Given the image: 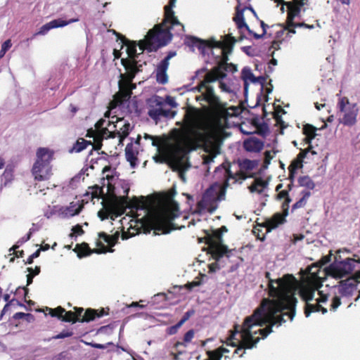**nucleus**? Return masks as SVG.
<instances>
[{
	"label": "nucleus",
	"mask_w": 360,
	"mask_h": 360,
	"mask_svg": "<svg viewBox=\"0 0 360 360\" xmlns=\"http://www.w3.org/2000/svg\"><path fill=\"white\" fill-rule=\"evenodd\" d=\"M252 232L255 236L257 239L264 240L265 238V234L267 233L266 231L265 222L264 223L263 225L258 224L254 226Z\"/></svg>",
	"instance_id": "obj_40"
},
{
	"label": "nucleus",
	"mask_w": 360,
	"mask_h": 360,
	"mask_svg": "<svg viewBox=\"0 0 360 360\" xmlns=\"http://www.w3.org/2000/svg\"><path fill=\"white\" fill-rule=\"evenodd\" d=\"M129 192V187L127 186L124 189V195L123 196H117L114 193L110 194L109 202L112 208L120 210L121 214L124 212L127 207L129 209L139 210V197L134 196L131 199H129L128 197Z\"/></svg>",
	"instance_id": "obj_12"
},
{
	"label": "nucleus",
	"mask_w": 360,
	"mask_h": 360,
	"mask_svg": "<svg viewBox=\"0 0 360 360\" xmlns=\"http://www.w3.org/2000/svg\"><path fill=\"white\" fill-rule=\"evenodd\" d=\"M168 11L165 13L164 20L162 22V25H165V27H172L175 25H180L183 27V25L178 20L177 18L174 15V12L171 11L169 8H168Z\"/></svg>",
	"instance_id": "obj_29"
},
{
	"label": "nucleus",
	"mask_w": 360,
	"mask_h": 360,
	"mask_svg": "<svg viewBox=\"0 0 360 360\" xmlns=\"http://www.w3.org/2000/svg\"><path fill=\"white\" fill-rule=\"evenodd\" d=\"M245 8H246V7L240 10L239 6L236 7V15L233 17V20L235 21L238 28H239V29H241L242 27H246L248 29V25L245 23L244 18H243V11Z\"/></svg>",
	"instance_id": "obj_36"
},
{
	"label": "nucleus",
	"mask_w": 360,
	"mask_h": 360,
	"mask_svg": "<svg viewBox=\"0 0 360 360\" xmlns=\"http://www.w3.org/2000/svg\"><path fill=\"white\" fill-rule=\"evenodd\" d=\"M73 335V332L70 330H64L60 332L59 334L56 335L53 338L55 339H63L65 338L71 337Z\"/></svg>",
	"instance_id": "obj_59"
},
{
	"label": "nucleus",
	"mask_w": 360,
	"mask_h": 360,
	"mask_svg": "<svg viewBox=\"0 0 360 360\" xmlns=\"http://www.w3.org/2000/svg\"><path fill=\"white\" fill-rule=\"evenodd\" d=\"M195 313L194 310L191 309L188 311H186L181 319V320L179 321V323L182 326L186 321H187L190 317L193 315Z\"/></svg>",
	"instance_id": "obj_62"
},
{
	"label": "nucleus",
	"mask_w": 360,
	"mask_h": 360,
	"mask_svg": "<svg viewBox=\"0 0 360 360\" xmlns=\"http://www.w3.org/2000/svg\"><path fill=\"white\" fill-rule=\"evenodd\" d=\"M195 335V331L193 329H191L188 331H187L183 338V341H177L174 345V347L175 349H178L180 346H184L186 347L188 343H190L192 340L193 339Z\"/></svg>",
	"instance_id": "obj_37"
},
{
	"label": "nucleus",
	"mask_w": 360,
	"mask_h": 360,
	"mask_svg": "<svg viewBox=\"0 0 360 360\" xmlns=\"http://www.w3.org/2000/svg\"><path fill=\"white\" fill-rule=\"evenodd\" d=\"M221 40H216L214 38L207 40H203L196 37H186L185 44L188 46L197 47L202 53L205 48L220 49L219 60L217 62V66L214 67L210 72L205 75V82H212L218 79H222L226 77V72H235L237 71V67L233 63H228L229 54L231 53L234 44L236 40L235 37L230 34L221 37Z\"/></svg>",
	"instance_id": "obj_2"
},
{
	"label": "nucleus",
	"mask_w": 360,
	"mask_h": 360,
	"mask_svg": "<svg viewBox=\"0 0 360 360\" xmlns=\"http://www.w3.org/2000/svg\"><path fill=\"white\" fill-rule=\"evenodd\" d=\"M200 112L194 107H188L184 117L183 137L198 146H209L217 138L215 125L210 120L200 121Z\"/></svg>",
	"instance_id": "obj_3"
},
{
	"label": "nucleus",
	"mask_w": 360,
	"mask_h": 360,
	"mask_svg": "<svg viewBox=\"0 0 360 360\" xmlns=\"http://www.w3.org/2000/svg\"><path fill=\"white\" fill-rule=\"evenodd\" d=\"M96 245L98 247V248L91 250L89 245L86 243L77 244L75 248L74 249V251L77 253V257L79 258L89 256L93 252L96 254H103L106 253L108 252H112L114 251V250L108 249L102 241L97 240Z\"/></svg>",
	"instance_id": "obj_19"
},
{
	"label": "nucleus",
	"mask_w": 360,
	"mask_h": 360,
	"mask_svg": "<svg viewBox=\"0 0 360 360\" xmlns=\"http://www.w3.org/2000/svg\"><path fill=\"white\" fill-rule=\"evenodd\" d=\"M15 166L11 164L6 165L4 172L1 176L0 190L4 187H6L14 180Z\"/></svg>",
	"instance_id": "obj_27"
},
{
	"label": "nucleus",
	"mask_w": 360,
	"mask_h": 360,
	"mask_svg": "<svg viewBox=\"0 0 360 360\" xmlns=\"http://www.w3.org/2000/svg\"><path fill=\"white\" fill-rule=\"evenodd\" d=\"M360 283V270L355 272L352 276L340 281L339 292L342 295L349 296L357 289V285ZM360 296V290H359Z\"/></svg>",
	"instance_id": "obj_20"
},
{
	"label": "nucleus",
	"mask_w": 360,
	"mask_h": 360,
	"mask_svg": "<svg viewBox=\"0 0 360 360\" xmlns=\"http://www.w3.org/2000/svg\"><path fill=\"white\" fill-rule=\"evenodd\" d=\"M282 42H283L282 41H278V40L274 39L271 42V45L269 49V55H271V56H274L275 51H278L281 49V44H282Z\"/></svg>",
	"instance_id": "obj_54"
},
{
	"label": "nucleus",
	"mask_w": 360,
	"mask_h": 360,
	"mask_svg": "<svg viewBox=\"0 0 360 360\" xmlns=\"http://www.w3.org/2000/svg\"><path fill=\"white\" fill-rule=\"evenodd\" d=\"M341 304L340 298L338 296H335L332 299V302L330 304V310L335 311L337 308Z\"/></svg>",
	"instance_id": "obj_60"
},
{
	"label": "nucleus",
	"mask_w": 360,
	"mask_h": 360,
	"mask_svg": "<svg viewBox=\"0 0 360 360\" xmlns=\"http://www.w3.org/2000/svg\"><path fill=\"white\" fill-rule=\"evenodd\" d=\"M262 115L261 116L255 115L249 111V115H253L252 117H249V122L250 124L255 128V130L252 132L249 131V135L252 134H257L259 136L265 137L269 133V127L266 123L264 122V118L266 116V112L264 105L262 106Z\"/></svg>",
	"instance_id": "obj_18"
},
{
	"label": "nucleus",
	"mask_w": 360,
	"mask_h": 360,
	"mask_svg": "<svg viewBox=\"0 0 360 360\" xmlns=\"http://www.w3.org/2000/svg\"><path fill=\"white\" fill-rule=\"evenodd\" d=\"M209 82H205V78L201 82L199 87L204 88L205 89L203 93L204 99L208 103V104L213 108L221 107V103L219 98L214 94V89L212 86L207 85Z\"/></svg>",
	"instance_id": "obj_25"
},
{
	"label": "nucleus",
	"mask_w": 360,
	"mask_h": 360,
	"mask_svg": "<svg viewBox=\"0 0 360 360\" xmlns=\"http://www.w3.org/2000/svg\"><path fill=\"white\" fill-rule=\"evenodd\" d=\"M49 309V314L52 317H57L58 319L61 320L63 314L65 312V309L63 308L62 307L59 306L55 309Z\"/></svg>",
	"instance_id": "obj_50"
},
{
	"label": "nucleus",
	"mask_w": 360,
	"mask_h": 360,
	"mask_svg": "<svg viewBox=\"0 0 360 360\" xmlns=\"http://www.w3.org/2000/svg\"><path fill=\"white\" fill-rule=\"evenodd\" d=\"M259 23H260V26L262 27V33L261 34H259L255 32H253L250 28L248 30L249 34H252L253 37L256 39L262 38L266 34V28L269 27L268 25L264 23V22L263 20H259Z\"/></svg>",
	"instance_id": "obj_48"
},
{
	"label": "nucleus",
	"mask_w": 360,
	"mask_h": 360,
	"mask_svg": "<svg viewBox=\"0 0 360 360\" xmlns=\"http://www.w3.org/2000/svg\"><path fill=\"white\" fill-rule=\"evenodd\" d=\"M286 217L283 213L276 212L270 219L265 221L266 231L269 232L286 221Z\"/></svg>",
	"instance_id": "obj_26"
},
{
	"label": "nucleus",
	"mask_w": 360,
	"mask_h": 360,
	"mask_svg": "<svg viewBox=\"0 0 360 360\" xmlns=\"http://www.w3.org/2000/svg\"><path fill=\"white\" fill-rule=\"evenodd\" d=\"M223 172L226 180L224 186L228 187L231 184L238 182L241 184L243 181L248 178V159H244L242 162H233L229 164L228 167H223L221 169L217 168L215 173Z\"/></svg>",
	"instance_id": "obj_6"
},
{
	"label": "nucleus",
	"mask_w": 360,
	"mask_h": 360,
	"mask_svg": "<svg viewBox=\"0 0 360 360\" xmlns=\"http://www.w3.org/2000/svg\"><path fill=\"white\" fill-rule=\"evenodd\" d=\"M356 263H360V258H346L342 261H336L327 268L326 274L335 278H342L353 271Z\"/></svg>",
	"instance_id": "obj_10"
},
{
	"label": "nucleus",
	"mask_w": 360,
	"mask_h": 360,
	"mask_svg": "<svg viewBox=\"0 0 360 360\" xmlns=\"http://www.w3.org/2000/svg\"><path fill=\"white\" fill-rule=\"evenodd\" d=\"M176 55L175 51H170L167 56L158 65L156 69V80L158 83L165 84L168 82L167 70L169 67V60Z\"/></svg>",
	"instance_id": "obj_22"
},
{
	"label": "nucleus",
	"mask_w": 360,
	"mask_h": 360,
	"mask_svg": "<svg viewBox=\"0 0 360 360\" xmlns=\"http://www.w3.org/2000/svg\"><path fill=\"white\" fill-rule=\"evenodd\" d=\"M268 183L262 178H256L254 182L249 186V191L251 193H262L267 187Z\"/></svg>",
	"instance_id": "obj_31"
},
{
	"label": "nucleus",
	"mask_w": 360,
	"mask_h": 360,
	"mask_svg": "<svg viewBox=\"0 0 360 360\" xmlns=\"http://www.w3.org/2000/svg\"><path fill=\"white\" fill-rule=\"evenodd\" d=\"M118 85L119 91L114 95L113 100L110 103L112 108L121 105L128 101L131 96L133 89L136 87V85L132 83L121 80L119 81Z\"/></svg>",
	"instance_id": "obj_15"
},
{
	"label": "nucleus",
	"mask_w": 360,
	"mask_h": 360,
	"mask_svg": "<svg viewBox=\"0 0 360 360\" xmlns=\"http://www.w3.org/2000/svg\"><path fill=\"white\" fill-rule=\"evenodd\" d=\"M303 167V162L296 158L290 162L288 166V169L297 171L298 169H301Z\"/></svg>",
	"instance_id": "obj_55"
},
{
	"label": "nucleus",
	"mask_w": 360,
	"mask_h": 360,
	"mask_svg": "<svg viewBox=\"0 0 360 360\" xmlns=\"http://www.w3.org/2000/svg\"><path fill=\"white\" fill-rule=\"evenodd\" d=\"M75 207L76 205H74V202H71L70 206L65 207L63 213L68 217H73L75 215L79 214L83 206L79 205L77 207Z\"/></svg>",
	"instance_id": "obj_43"
},
{
	"label": "nucleus",
	"mask_w": 360,
	"mask_h": 360,
	"mask_svg": "<svg viewBox=\"0 0 360 360\" xmlns=\"http://www.w3.org/2000/svg\"><path fill=\"white\" fill-rule=\"evenodd\" d=\"M119 122H124V124H122V126L121 127H120L119 129H116L114 131H115V136H117L120 139V142L122 143L123 141V140L129 134L130 124L128 122L124 121L123 118L119 119V120L117 119V124L114 125V127L117 128V124Z\"/></svg>",
	"instance_id": "obj_28"
},
{
	"label": "nucleus",
	"mask_w": 360,
	"mask_h": 360,
	"mask_svg": "<svg viewBox=\"0 0 360 360\" xmlns=\"http://www.w3.org/2000/svg\"><path fill=\"white\" fill-rule=\"evenodd\" d=\"M113 33L116 35L117 40H120L122 42L121 49L123 48L124 46H127V53L128 57L125 59H136L138 58L139 54L136 53V46L137 43L135 41H131L128 39L125 36L122 34L117 32L113 30Z\"/></svg>",
	"instance_id": "obj_23"
},
{
	"label": "nucleus",
	"mask_w": 360,
	"mask_h": 360,
	"mask_svg": "<svg viewBox=\"0 0 360 360\" xmlns=\"http://www.w3.org/2000/svg\"><path fill=\"white\" fill-rule=\"evenodd\" d=\"M291 201V198H287L281 204L282 213L285 214V215L288 216L289 214V205Z\"/></svg>",
	"instance_id": "obj_57"
},
{
	"label": "nucleus",
	"mask_w": 360,
	"mask_h": 360,
	"mask_svg": "<svg viewBox=\"0 0 360 360\" xmlns=\"http://www.w3.org/2000/svg\"><path fill=\"white\" fill-rule=\"evenodd\" d=\"M119 238V232H116L114 235L110 236L108 235L105 232L98 233V240L101 241L103 240L105 243H106L109 248L107 247L108 249H112V248L117 243Z\"/></svg>",
	"instance_id": "obj_30"
},
{
	"label": "nucleus",
	"mask_w": 360,
	"mask_h": 360,
	"mask_svg": "<svg viewBox=\"0 0 360 360\" xmlns=\"http://www.w3.org/2000/svg\"><path fill=\"white\" fill-rule=\"evenodd\" d=\"M137 46H139V49L141 51V53L144 50H147L149 52L152 51H156V50H150L149 48L152 46H153V44L150 41V40L148 38V35L146 34L145 39L140 40L139 43L137 44Z\"/></svg>",
	"instance_id": "obj_46"
},
{
	"label": "nucleus",
	"mask_w": 360,
	"mask_h": 360,
	"mask_svg": "<svg viewBox=\"0 0 360 360\" xmlns=\"http://www.w3.org/2000/svg\"><path fill=\"white\" fill-rule=\"evenodd\" d=\"M170 27H165L162 23L154 26L148 33V38L153 44L150 50H158L159 48L167 45L172 39V34L169 32Z\"/></svg>",
	"instance_id": "obj_9"
},
{
	"label": "nucleus",
	"mask_w": 360,
	"mask_h": 360,
	"mask_svg": "<svg viewBox=\"0 0 360 360\" xmlns=\"http://www.w3.org/2000/svg\"><path fill=\"white\" fill-rule=\"evenodd\" d=\"M79 21L78 18H72L69 20H64L60 18L55 19L49 22L42 25L39 30L34 34V36L36 35H44L46 34L50 30L57 27H62L65 25H68L70 23L75 22Z\"/></svg>",
	"instance_id": "obj_24"
},
{
	"label": "nucleus",
	"mask_w": 360,
	"mask_h": 360,
	"mask_svg": "<svg viewBox=\"0 0 360 360\" xmlns=\"http://www.w3.org/2000/svg\"><path fill=\"white\" fill-rule=\"evenodd\" d=\"M307 0H292V1H286L283 3L281 11H283V6L288 8V16L286 23L288 27L293 25L294 19L296 16H299L301 11V7L307 4Z\"/></svg>",
	"instance_id": "obj_21"
},
{
	"label": "nucleus",
	"mask_w": 360,
	"mask_h": 360,
	"mask_svg": "<svg viewBox=\"0 0 360 360\" xmlns=\"http://www.w3.org/2000/svg\"><path fill=\"white\" fill-rule=\"evenodd\" d=\"M299 186L304 187L306 189L301 191L302 198L292 205L291 212L304 207L307 202L308 199L311 195V191L315 188V183L309 176H302L297 179Z\"/></svg>",
	"instance_id": "obj_14"
},
{
	"label": "nucleus",
	"mask_w": 360,
	"mask_h": 360,
	"mask_svg": "<svg viewBox=\"0 0 360 360\" xmlns=\"http://www.w3.org/2000/svg\"><path fill=\"white\" fill-rule=\"evenodd\" d=\"M265 276L269 280V295L276 299H264L261 308L249 316V349L260 339L254 334L259 333L262 338H265L272 332L273 326L285 322L284 316H288L292 321L295 314L297 299L292 288L294 276L286 274L283 278L271 279L269 272H266Z\"/></svg>",
	"instance_id": "obj_1"
},
{
	"label": "nucleus",
	"mask_w": 360,
	"mask_h": 360,
	"mask_svg": "<svg viewBox=\"0 0 360 360\" xmlns=\"http://www.w3.org/2000/svg\"><path fill=\"white\" fill-rule=\"evenodd\" d=\"M137 152L134 150L133 144L131 143H128L125 148V156L128 162H130L131 167H135L137 160Z\"/></svg>",
	"instance_id": "obj_33"
},
{
	"label": "nucleus",
	"mask_w": 360,
	"mask_h": 360,
	"mask_svg": "<svg viewBox=\"0 0 360 360\" xmlns=\"http://www.w3.org/2000/svg\"><path fill=\"white\" fill-rule=\"evenodd\" d=\"M321 311L323 314L327 313L326 308L322 307L320 303L316 302V304L306 303L304 306V314L306 317H309L311 313Z\"/></svg>",
	"instance_id": "obj_32"
},
{
	"label": "nucleus",
	"mask_w": 360,
	"mask_h": 360,
	"mask_svg": "<svg viewBox=\"0 0 360 360\" xmlns=\"http://www.w3.org/2000/svg\"><path fill=\"white\" fill-rule=\"evenodd\" d=\"M55 152L46 147H39L36 151L35 161L31 172L36 181H44L53 175L51 162L54 159Z\"/></svg>",
	"instance_id": "obj_5"
},
{
	"label": "nucleus",
	"mask_w": 360,
	"mask_h": 360,
	"mask_svg": "<svg viewBox=\"0 0 360 360\" xmlns=\"http://www.w3.org/2000/svg\"><path fill=\"white\" fill-rule=\"evenodd\" d=\"M139 198V210H146L150 206L151 202L147 197L140 196Z\"/></svg>",
	"instance_id": "obj_52"
},
{
	"label": "nucleus",
	"mask_w": 360,
	"mask_h": 360,
	"mask_svg": "<svg viewBox=\"0 0 360 360\" xmlns=\"http://www.w3.org/2000/svg\"><path fill=\"white\" fill-rule=\"evenodd\" d=\"M91 144L92 143L90 141H86L83 138H79L77 141L75 142V143L73 145V147L70 151L79 153L86 149L89 145Z\"/></svg>",
	"instance_id": "obj_39"
},
{
	"label": "nucleus",
	"mask_w": 360,
	"mask_h": 360,
	"mask_svg": "<svg viewBox=\"0 0 360 360\" xmlns=\"http://www.w3.org/2000/svg\"><path fill=\"white\" fill-rule=\"evenodd\" d=\"M74 309L75 311H65V312L63 314L61 321L64 322H72V323L77 322H89L94 321L96 318H100L108 314V312L103 308L101 309L89 308L84 313L82 307H75Z\"/></svg>",
	"instance_id": "obj_7"
},
{
	"label": "nucleus",
	"mask_w": 360,
	"mask_h": 360,
	"mask_svg": "<svg viewBox=\"0 0 360 360\" xmlns=\"http://www.w3.org/2000/svg\"><path fill=\"white\" fill-rule=\"evenodd\" d=\"M287 198H290L288 191L283 190L278 192V193L276 195V199L281 200L282 199L285 200Z\"/></svg>",
	"instance_id": "obj_64"
},
{
	"label": "nucleus",
	"mask_w": 360,
	"mask_h": 360,
	"mask_svg": "<svg viewBox=\"0 0 360 360\" xmlns=\"http://www.w3.org/2000/svg\"><path fill=\"white\" fill-rule=\"evenodd\" d=\"M84 195L89 196L91 200L94 198H101L103 196V188L98 185L94 186H89V190L86 191Z\"/></svg>",
	"instance_id": "obj_35"
},
{
	"label": "nucleus",
	"mask_w": 360,
	"mask_h": 360,
	"mask_svg": "<svg viewBox=\"0 0 360 360\" xmlns=\"http://www.w3.org/2000/svg\"><path fill=\"white\" fill-rule=\"evenodd\" d=\"M337 108L338 112L342 114L340 118V122L348 127L356 124L359 108L356 103H351L347 97L343 96L339 98Z\"/></svg>",
	"instance_id": "obj_8"
},
{
	"label": "nucleus",
	"mask_w": 360,
	"mask_h": 360,
	"mask_svg": "<svg viewBox=\"0 0 360 360\" xmlns=\"http://www.w3.org/2000/svg\"><path fill=\"white\" fill-rule=\"evenodd\" d=\"M321 286L317 275H312V279L309 278L306 283L302 284L299 290L300 297L305 301L306 303L309 302L314 299L315 292L318 290Z\"/></svg>",
	"instance_id": "obj_16"
},
{
	"label": "nucleus",
	"mask_w": 360,
	"mask_h": 360,
	"mask_svg": "<svg viewBox=\"0 0 360 360\" xmlns=\"http://www.w3.org/2000/svg\"><path fill=\"white\" fill-rule=\"evenodd\" d=\"M179 207L176 202L169 198L165 203L160 205L155 213L152 220V229L155 234L161 232L163 234L169 233L176 229L172 221L178 216Z\"/></svg>",
	"instance_id": "obj_4"
},
{
	"label": "nucleus",
	"mask_w": 360,
	"mask_h": 360,
	"mask_svg": "<svg viewBox=\"0 0 360 360\" xmlns=\"http://www.w3.org/2000/svg\"><path fill=\"white\" fill-rule=\"evenodd\" d=\"M105 122V121L104 120H103V119H101L100 120H98L96 123V124H95L96 130H98V131L100 130L101 131V135L102 136H105V135L109 134V135L108 136V137H110V138H115V131H109L107 128H103V125Z\"/></svg>",
	"instance_id": "obj_42"
},
{
	"label": "nucleus",
	"mask_w": 360,
	"mask_h": 360,
	"mask_svg": "<svg viewBox=\"0 0 360 360\" xmlns=\"http://www.w3.org/2000/svg\"><path fill=\"white\" fill-rule=\"evenodd\" d=\"M221 242L222 233L220 230L216 229L211 235L207 234L206 237V243L208 245L209 252L216 261H219L224 255L227 257H229L227 247L222 245Z\"/></svg>",
	"instance_id": "obj_11"
},
{
	"label": "nucleus",
	"mask_w": 360,
	"mask_h": 360,
	"mask_svg": "<svg viewBox=\"0 0 360 360\" xmlns=\"http://www.w3.org/2000/svg\"><path fill=\"white\" fill-rule=\"evenodd\" d=\"M241 78L243 81V95L245 98L242 105L244 106L245 103L248 101V67L243 68ZM243 108H245V107H243Z\"/></svg>",
	"instance_id": "obj_41"
},
{
	"label": "nucleus",
	"mask_w": 360,
	"mask_h": 360,
	"mask_svg": "<svg viewBox=\"0 0 360 360\" xmlns=\"http://www.w3.org/2000/svg\"><path fill=\"white\" fill-rule=\"evenodd\" d=\"M72 233L70 234V236H72L73 235L81 236L84 233L82 226L79 224H77V225L74 226L72 228Z\"/></svg>",
	"instance_id": "obj_61"
},
{
	"label": "nucleus",
	"mask_w": 360,
	"mask_h": 360,
	"mask_svg": "<svg viewBox=\"0 0 360 360\" xmlns=\"http://www.w3.org/2000/svg\"><path fill=\"white\" fill-rule=\"evenodd\" d=\"M163 113V108H162L151 109L148 111V115L153 120H157L162 117Z\"/></svg>",
	"instance_id": "obj_53"
},
{
	"label": "nucleus",
	"mask_w": 360,
	"mask_h": 360,
	"mask_svg": "<svg viewBox=\"0 0 360 360\" xmlns=\"http://www.w3.org/2000/svg\"><path fill=\"white\" fill-rule=\"evenodd\" d=\"M274 118L275 119L276 124L281 127V130L287 127V125L285 124V122L283 120L281 116L278 112L274 113Z\"/></svg>",
	"instance_id": "obj_58"
},
{
	"label": "nucleus",
	"mask_w": 360,
	"mask_h": 360,
	"mask_svg": "<svg viewBox=\"0 0 360 360\" xmlns=\"http://www.w3.org/2000/svg\"><path fill=\"white\" fill-rule=\"evenodd\" d=\"M279 27L281 29L279 30H277L276 32V35H275V39L276 40H278V41H283L284 38H283V35L284 34H288L285 31L287 30V29H288L290 27H288V23H286L285 26H283L282 24H277V25H273L271 26V27Z\"/></svg>",
	"instance_id": "obj_44"
},
{
	"label": "nucleus",
	"mask_w": 360,
	"mask_h": 360,
	"mask_svg": "<svg viewBox=\"0 0 360 360\" xmlns=\"http://www.w3.org/2000/svg\"><path fill=\"white\" fill-rule=\"evenodd\" d=\"M231 334L227 338L226 342L233 347L238 346L241 344L243 347L245 349L248 348V316L245 317L243 322V326L240 327L239 325L236 324L233 330L230 331Z\"/></svg>",
	"instance_id": "obj_13"
},
{
	"label": "nucleus",
	"mask_w": 360,
	"mask_h": 360,
	"mask_svg": "<svg viewBox=\"0 0 360 360\" xmlns=\"http://www.w3.org/2000/svg\"><path fill=\"white\" fill-rule=\"evenodd\" d=\"M208 358L206 360H221L222 356V352L221 351V348L207 352Z\"/></svg>",
	"instance_id": "obj_51"
},
{
	"label": "nucleus",
	"mask_w": 360,
	"mask_h": 360,
	"mask_svg": "<svg viewBox=\"0 0 360 360\" xmlns=\"http://www.w3.org/2000/svg\"><path fill=\"white\" fill-rule=\"evenodd\" d=\"M240 112V108L237 107L233 106L229 108H223L221 110V117L227 120L229 117L238 116Z\"/></svg>",
	"instance_id": "obj_38"
},
{
	"label": "nucleus",
	"mask_w": 360,
	"mask_h": 360,
	"mask_svg": "<svg viewBox=\"0 0 360 360\" xmlns=\"http://www.w3.org/2000/svg\"><path fill=\"white\" fill-rule=\"evenodd\" d=\"M40 255V250H37L34 253H32L31 255L28 257L26 261L25 262V264H31L33 263L34 259L37 258L39 257Z\"/></svg>",
	"instance_id": "obj_63"
},
{
	"label": "nucleus",
	"mask_w": 360,
	"mask_h": 360,
	"mask_svg": "<svg viewBox=\"0 0 360 360\" xmlns=\"http://www.w3.org/2000/svg\"><path fill=\"white\" fill-rule=\"evenodd\" d=\"M274 156L271 154V151L266 150L264 153V160L262 166L259 169V173L261 174L263 171L269 167V165L271 162V160L273 159Z\"/></svg>",
	"instance_id": "obj_49"
},
{
	"label": "nucleus",
	"mask_w": 360,
	"mask_h": 360,
	"mask_svg": "<svg viewBox=\"0 0 360 360\" xmlns=\"http://www.w3.org/2000/svg\"><path fill=\"white\" fill-rule=\"evenodd\" d=\"M264 148V142L257 138L249 137V152H260Z\"/></svg>",
	"instance_id": "obj_34"
},
{
	"label": "nucleus",
	"mask_w": 360,
	"mask_h": 360,
	"mask_svg": "<svg viewBox=\"0 0 360 360\" xmlns=\"http://www.w3.org/2000/svg\"><path fill=\"white\" fill-rule=\"evenodd\" d=\"M121 63L124 68L126 72L120 73V80L127 83H132L136 75L141 71V65H138L136 59H121Z\"/></svg>",
	"instance_id": "obj_17"
},
{
	"label": "nucleus",
	"mask_w": 360,
	"mask_h": 360,
	"mask_svg": "<svg viewBox=\"0 0 360 360\" xmlns=\"http://www.w3.org/2000/svg\"><path fill=\"white\" fill-rule=\"evenodd\" d=\"M207 203L205 199V196L202 200L198 202L196 205V212L198 213H201L205 211L207 208Z\"/></svg>",
	"instance_id": "obj_56"
},
{
	"label": "nucleus",
	"mask_w": 360,
	"mask_h": 360,
	"mask_svg": "<svg viewBox=\"0 0 360 360\" xmlns=\"http://www.w3.org/2000/svg\"><path fill=\"white\" fill-rule=\"evenodd\" d=\"M249 81L253 83H259L260 84V91H262L264 86L266 82V78L264 76H259L258 77H255L252 72L249 70Z\"/></svg>",
	"instance_id": "obj_45"
},
{
	"label": "nucleus",
	"mask_w": 360,
	"mask_h": 360,
	"mask_svg": "<svg viewBox=\"0 0 360 360\" xmlns=\"http://www.w3.org/2000/svg\"><path fill=\"white\" fill-rule=\"evenodd\" d=\"M316 128L309 124H306L303 127V134L307 136H310L311 139H314L316 136Z\"/></svg>",
	"instance_id": "obj_47"
}]
</instances>
